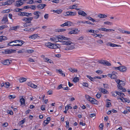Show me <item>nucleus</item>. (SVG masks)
Wrapping results in <instances>:
<instances>
[{"mask_svg": "<svg viewBox=\"0 0 130 130\" xmlns=\"http://www.w3.org/2000/svg\"><path fill=\"white\" fill-rule=\"evenodd\" d=\"M28 23H26L24 25V27H28V26H31L32 25V24H27Z\"/></svg>", "mask_w": 130, "mask_h": 130, "instance_id": "47", "label": "nucleus"}, {"mask_svg": "<svg viewBox=\"0 0 130 130\" xmlns=\"http://www.w3.org/2000/svg\"><path fill=\"white\" fill-rule=\"evenodd\" d=\"M11 51V49H6L5 50V53L6 54H9L12 53Z\"/></svg>", "mask_w": 130, "mask_h": 130, "instance_id": "23", "label": "nucleus"}, {"mask_svg": "<svg viewBox=\"0 0 130 130\" xmlns=\"http://www.w3.org/2000/svg\"><path fill=\"white\" fill-rule=\"evenodd\" d=\"M69 109V106L68 105L66 106V113L67 112V110Z\"/></svg>", "mask_w": 130, "mask_h": 130, "instance_id": "62", "label": "nucleus"}, {"mask_svg": "<svg viewBox=\"0 0 130 130\" xmlns=\"http://www.w3.org/2000/svg\"><path fill=\"white\" fill-rule=\"evenodd\" d=\"M99 90L104 94H107L108 92V91L102 88H100L99 89Z\"/></svg>", "mask_w": 130, "mask_h": 130, "instance_id": "14", "label": "nucleus"}, {"mask_svg": "<svg viewBox=\"0 0 130 130\" xmlns=\"http://www.w3.org/2000/svg\"><path fill=\"white\" fill-rule=\"evenodd\" d=\"M52 2L57 4L59 2V0H52Z\"/></svg>", "mask_w": 130, "mask_h": 130, "instance_id": "59", "label": "nucleus"}, {"mask_svg": "<svg viewBox=\"0 0 130 130\" xmlns=\"http://www.w3.org/2000/svg\"><path fill=\"white\" fill-rule=\"evenodd\" d=\"M54 12L56 13H57L59 14L60 13L61 11H60V10H54L53 11Z\"/></svg>", "mask_w": 130, "mask_h": 130, "instance_id": "37", "label": "nucleus"}, {"mask_svg": "<svg viewBox=\"0 0 130 130\" xmlns=\"http://www.w3.org/2000/svg\"><path fill=\"white\" fill-rule=\"evenodd\" d=\"M87 32H91V33H92L94 34H95L94 33V30H92V29H90V30H88Z\"/></svg>", "mask_w": 130, "mask_h": 130, "instance_id": "54", "label": "nucleus"}, {"mask_svg": "<svg viewBox=\"0 0 130 130\" xmlns=\"http://www.w3.org/2000/svg\"><path fill=\"white\" fill-rule=\"evenodd\" d=\"M1 21L2 22H3V23L4 24H5L7 22H8V20L7 18V16H5L4 17Z\"/></svg>", "mask_w": 130, "mask_h": 130, "instance_id": "11", "label": "nucleus"}, {"mask_svg": "<svg viewBox=\"0 0 130 130\" xmlns=\"http://www.w3.org/2000/svg\"><path fill=\"white\" fill-rule=\"evenodd\" d=\"M96 72L99 74H100L102 73L103 72L102 70H98L96 71Z\"/></svg>", "mask_w": 130, "mask_h": 130, "instance_id": "41", "label": "nucleus"}, {"mask_svg": "<svg viewBox=\"0 0 130 130\" xmlns=\"http://www.w3.org/2000/svg\"><path fill=\"white\" fill-rule=\"evenodd\" d=\"M7 38L6 36H0V42L7 40Z\"/></svg>", "mask_w": 130, "mask_h": 130, "instance_id": "19", "label": "nucleus"}, {"mask_svg": "<svg viewBox=\"0 0 130 130\" xmlns=\"http://www.w3.org/2000/svg\"><path fill=\"white\" fill-rule=\"evenodd\" d=\"M27 52L28 53L30 54L34 52V51L32 50H29L27 51Z\"/></svg>", "mask_w": 130, "mask_h": 130, "instance_id": "42", "label": "nucleus"}, {"mask_svg": "<svg viewBox=\"0 0 130 130\" xmlns=\"http://www.w3.org/2000/svg\"><path fill=\"white\" fill-rule=\"evenodd\" d=\"M19 80L20 83H22L26 81L27 79L26 78L22 77L19 78Z\"/></svg>", "mask_w": 130, "mask_h": 130, "instance_id": "21", "label": "nucleus"}, {"mask_svg": "<svg viewBox=\"0 0 130 130\" xmlns=\"http://www.w3.org/2000/svg\"><path fill=\"white\" fill-rule=\"evenodd\" d=\"M62 84H61L59 85L57 89H60L62 88Z\"/></svg>", "mask_w": 130, "mask_h": 130, "instance_id": "64", "label": "nucleus"}, {"mask_svg": "<svg viewBox=\"0 0 130 130\" xmlns=\"http://www.w3.org/2000/svg\"><path fill=\"white\" fill-rule=\"evenodd\" d=\"M1 28L2 29L5 28H6L8 27V26L7 25H4L1 26Z\"/></svg>", "mask_w": 130, "mask_h": 130, "instance_id": "53", "label": "nucleus"}, {"mask_svg": "<svg viewBox=\"0 0 130 130\" xmlns=\"http://www.w3.org/2000/svg\"><path fill=\"white\" fill-rule=\"evenodd\" d=\"M83 85L86 87H88V84L86 83H83Z\"/></svg>", "mask_w": 130, "mask_h": 130, "instance_id": "57", "label": "nucleus"}, {"mask_svg": "<svg viewBox=\"0 0 130 130\" xmlns=\"http://www.w3.org/2000/svg\"><path fill=\"white\" fill-rule=\"evenodd\" d=\"M45 59L46 60L45 61H46L48 63H51L53 62V61L52 60L50 59H49L47 58H45Z\"/></svg>", "mask_w": 130, "mask_h": 130, "instance_id": "27", "label": "nucleus"}, {"mask_svg": "<svg viewBox=\"0 0 130 130\" xmlns=\"http://www.w3.org/2000/svg\"><path fill=\"white\" fill-rule=\"evenodd\" d=\"M77 30H73V34H77L79 32Z\"/></svg>", "mask_w": 130, "mask_h": 130, "instance_id": "51", "label": "nucleus"}, {"mask_svg": "<svg viewBox=\"0 0 130 130\" xmlns=\"http://www.w3.org/2000/svg\"><path fill=\"white\" fill-rule=\"evenodd\" d=\"M10 61H11L9 60L6 59L2 62V63L4 65H8L10 64Z\"/></svg>", "mask_w": 130, "mask_h": 130, "instance_id": "10", "label": "nucleus"}, {"mask_svg": "<svg viewBox=\"0 0 130 130\" xmlns=\"http://www.w3.org/2000/svg\"><path fill=\"white\" fill-rule=\"evenodd\" d=\"M95 116V114L94 113L89 114V116L90 117L92 118Z\"/></svg>", "mask_w": 130, "mask_h": 130, "instance_id": "58", "label": "nucleus"}, {"mask_svg": "<svg viewBox=\"0 0 130 130\" xmlns=\"http://www.w3.org/2000/svg\"><path fill=\"white\" fill-rule=\"evenodd\" d=\"M58 45L57 44L52 43L50 42H48L45 44V45L50 48L52 49H57L59 48L57 45Z\"/></svg>", "mask_w": 130, "mask_h": 130, "instance_id": "3", "label": "nucleus"}, {"mask_svg": "<svg viewBox=\"0 0 130 130\" xmlns=\"http://www.w3.org/2000/svg\"><path fill=\"white\" fill-rule=\"evenodd\" d=\"M50 40L52 41H54L55 42H57L59 41L58 39V37H53L52 38H50Z\"/></svg>", "mask_w": 130, "mask_h": 130, "instance_id": "17", "label": "nucleus"}, {"mask_svg": "<svg viewBox=\"0 0 130 130\" xmlns=\"http://www.w3.org/2000/svg\"><path fill=\"white\" fill-rule=\"evenodd\" d=\"M7 112L8 114H9L10 115H12L13 114V111L11 110H7Z\"/></svg>", "mask_w": 130, "mask_h": 130, "instance_id": "36", "label": "nucleus"}, {"mask_svg": "<svg viewBox=\"0 0 130 130\" xmlns=\"http://www.w3.org/2000/svg\"><path fill=\"white\" fill-rule=\"evenodd\" d=\"M19 41H18L17 42V43H19L21 42V46L24 43V42L22 40H18Z\"/></svg>", "mask_w": 130, "mask_h": 130, "instance_id": "43", "label": "nucleus"}, {"mask_svg": "<svg viewBox=\"0 0 130 130\" xmlns=\"http://www.w3.org/2000/svg\"><path fill=\"white\" fill-rule=\"evenodd\" d=\"M19 28V26H17L12 27L13 30H16L17 29Z\"/></svg>", "mask_w": 130, "mask_h": 130, "instance_id": "40", "label": "nucleus"}, {"mask_svg": "<svg viewBox=\"0 0 130 130\" xmlns=\"http://www.w3.org/2000/svg\"><path fill=\"white\" fill-rule=\"evenodd\" d=\"M78 13L79 15H82L83 17H86L87 15V14L85 12L81 10H79L78 11Z\"/></svg>", "mask_w": 130, "mask_h": 130, "instance_id": "9", "label": "nucleus"}, {"mask_svg": "<svg viewBox=\"0 0 130 130\" xmlns=\"http://www.w3.org/2000/svg\"><path fill=\"white\" fill-rule=\"evenodd\" d=\"M91 81H94L95 80L94 77H92L90 76L87 75L86 76Z\"/></svg>", "mask_w": 130, "mask_h": 130, "instance_id": "24", "label": "nucleus"}, {"mask_svg": "<svg viewBox=\"0 0 130 130\" xmlns=\"http://www.w3.org/2000/svg\"><path fill=\"white\" fill-rule=\"evenodd\" d=\"M41 13L39 11H35L33 13V14L35 15L33 18L35 19H37L39 17L40 15L39 14Z\"/></svg>", "mask_w": 130, "mask_h": 130, "instance_id": "5", "label": "nucleus"}, {"mask_svg": "<svg viewBox=\"0 0 130 130\" xmlns=\"http://www.w3.org/2000/svg\"><path fill=\"white\" fill-rule=\"evenodd\" d=\"M121 69L120 71L123 72H125L127 70V68L126 67L124 66H121Z\"/></svg>", "mask_w": 130, "mask_h": 130, "instance_id": "13", "label": "nucleus"}, {"mask_svg": "<svg viewBox=\"0 0 130 130\" xmlns=\"http://www.w3.org/2000/svg\"><path fill=\"white\" fill-rule=\"evenodd\" d=\"M121 80H120L119 79H116L115 80V81L116 82L117 84H118V85H119L120 83Z\"/></svg>", "mask_w": 130, "mask_h": 130, "instance_id": "55", "label": "nucleus"}, {"mask_svg": "<svg viewBox=\"0 0 130 130\" xmlns=\"http://www.w3.org/2000/svg\"><path fill=\"white\" fill-rule=\"evenodd\" d=\"M96 42L97 43L100 44H102L103 43V41L102 40H97L96 41Z\"/></svg>", "mask_w": 130, "mask_h": 130, "instance_id": "44", "label": "nucleus"}, {"mask_svg": "<svg viewBox=\"0 0 130 130\" xmlns=\"http://www.w3.org/2000/svg\"><path fill=\"white\" fill-rule=\"evenodd\" d=\"M24 9H20L18 8H17L14 9V11H15L16 12H20L21 11H23Z\"/></svg>", "mask_w": 130, "mask_h": 130, "instance_id": "25", "label": "nucleus"}, {"mask_svg": "<svg viewBox=\"0 0 130 130\" xmlns=\"http://www.w3.org/2000/svg\"><path fill=\"white\" fill-rule=\"evenodd\" d=\"M38 37V35L37 34H35L31 36H30L29 38L33 39H36Z\"/></svg>", "mask_w": 130, "mask_h": 130, "instance_id": "18", "label": "nucleus"}, {"mask_svg": "<svg viewBox=\"0 0 130 130\" xmlns=\"http://www.w3.org/2000/svg\"><path fill=\"white\" fill-rule=\"evenodd\" d=\"M10 86V84L8 82H6L5 83L4 87L7 88L9 87Z\"/></svg>", "mask_w": 130, "mask_h": 130, "instance_id": "35", "label": "nucleus"}, {"mask_svg": "<svg viewBox=\"0 0 130 130\" xmlns=\"http://www.w3.org/2000/svg\"><path fill=\"white\" fill-rule=\"evenodd\" d=\"M106 45L108 46H110L112 47H115L116 46H121L120 45H118L117 44L112 43H111L109 42L107 43Z\"/></svg>", "mask_w": 130, "mask_h": 130, "instance_id": "12", "label": "nucleus"}, {"mask_svg": "<svg viewBox=\"0 0 130 130\" xmlns=\"http://www.w3.org/2000/svg\"><path fill=\"white\" fill-rule=\"evenodd\" d=\"M31 7H31V9H32V10H35L36 8V7H37L36 5H31Z\"/></svg>", "mask_w": 130, "mask_h": 130, "instance_id": "50", "label": "nucleus"}, {"mask_svg": "<svg viewBox=\"0 0 130 130\" xmlns=\"http://www.w3.org/2000/svg\"><path fill=\"white\" fill-rule=\"evenodd\" d=\"M111 106V104L110 102H107L106 106L107 107H109Z\"/></svg>", "mask_w": 130, "mask_h": 130, "instance_id": "39", "label": "nucleus"}, {"mask_svg": "<svg viewBox=\"0 0 130 130\" xmlns=\"http://www.w3.org/2000/svg\"><path fill=\"white\" fill-rule=\"evenodd\" d=\"M46 6L45 4H39L37 6V8L40 9H43L44 7Z\"/></svg>", "mask_w": 130, "mask_h": 130, "instance_id": "15", "label": "nucleus"}, {"mask_svg": "<svg viewBox=\"0 0 130 130\" xmlns=\"http://www.w3.org/2000/svg\"><path fill=\"white\" fill-rule=\"evenodd\" d=\"M125 85V82L124 81L121 80L119 84L117 85V87L118 89H120L124 86Z\"/></svg>", "mask_w": 130, "mask_h": 130, "instance_id": "6", "label": "nucleus"}, {"mask_svg": "<svg viewBox=\"0 0 130 130\" xmlns=\"http://www.w3.org/2000/svg\"><path fill=\"white\" fill-rule=\"evenodd\" d=\"M56 32H61L65 31V29H57L56 30Z\"/></svg>", "mask_w": 130, "mask_h": 130, "instance_id": "28", "label": "nucleus"}, {"mask_svg": "<svg viewBox=\"0 0 130 130\" xmlns=\"http://www.w3.org/2000/svg\"><path fill=\"white\" fill-rule=\"evenodd\" d=\"M98 29L99 30H101L104 31H106V29L105 28H98Z\"/></svg>", "mask_w": 130, "mask_h": 130, "instance_id": "38", "label": "nucleus"}, {"mask_svg": "<svg viewBox=\"0 0 130 130\" xmlns=\"http://www.w3.org/2000/svg\"><path fill=\"white\" fill-rule=\"evenodd\" d=\"M66 26H70L72 25V22H71L68 21H66Z\"/></svg>", "mask_w": 130, "mask_h": 130, "instance_id": "22", "label": "nucleus"}, {"mask_svg": "<svg viewBox=\"0 0 130 130\" xmlns=\"http://www.w3.org/2000/svg\"><path fill=\"white\" fill-rule=\"evenodd\" d=\"M14 2V0H8L7 1L8 5H11L12 3Z\"/></svg>", "mask_w": 130, "mask_h": 130, "instance_id": "30", "label": "nucleus"}, {"mask_svg": "<svg viewBox=\"0 0 130 130\" xmlns=\"http://www.w3.org/2000/svg\"><path fill=\"white\" fill-rule=\"evenodd\" d=\"M57 37L58 39V40L59 39L63 40L65 39H64V38H65V37L64 36L59 35V36H58Z\"/></svg>", "mask_w": 130, "mask_h": 130, "instance_id": "33", "label": "nucleus"}, {"mask_svg": "<svg viewBox=\"0 0 130 130\" xmlns=\"http://www.w3.org/2000/svg\"><path fill=\"white\" fill-rule=\"evenodd\" d=\"M37 86L32 84L31 87L34 88H37Z\"/></svg>", "mask_w": 130, "mask_h": 130, "instance_id": "63", "label": "nucleus"}, {"mask_svg": "<svg viewBox=\"0 0 130 130\" xmlns=\"http://www.w3.org/2000/svg\"><path fill=\"white\" fill-rule=\"evenodd\" d=\"M85 96L86 99L92 104L96 105L99 104V102L98 101L91 98L89 95H85Z\"/></svg>", "mask_w": 130, "mask_h": 130, "instance_id": "2", "label": "nucleus"}, {"mask_svg": "<svg viewBox=\"0 0 130 130\" xmlns=\"http://www.w3.org/2000/svg\"><path fill=\"white\" fill-rule=\"evenodd\" d=\"M66 127L67 128H68L69 127V122L68 121H66Z\"/></svg>", "mask_w": 130, "mask_h": 130, "instance_id": "45", "label": "nucleus"}, {"mask_svg": "<svg viewBox=\"0 0 130 130\" xmlns=\"http://www.w3.org/2000/svg\"><path fill=\"white\" fill-rule=\"evenodd\" d=\"M102 93L101 92H98L97 94L96 95V96L98 99H99L101 96Z\"/></svg>", "mask_w": 130, "mask_h": 130, "instance_id": "26", "label": "nucleus"}, {"mask_svg": "<svg viewBox=\"0 0 130 130\" xmlns=\"http://www.w3.org/2000/svg\"><path fill=\"white\" fill-rule=\"evenodd\" d=\"M66 16H75L76 15V12H73L72 11H69L66 12Z\"/></svg>", "mask_w": 130, "mask_h": 130, "instance_id": "7", "label": "nucleus"}, {"mask_svg": "<svg viewBox=\"0 0 130 130\" xmlns=\"http://www.w3.org/2000/svg\"><path fill=\"white\" fill-rule=\"evenodd\" d=\"M33 19V18L32 17L29 18L24 17L22 19V20L25 21L27 23H31V21Z\"/></svg>", "mask_w": 130, "mask_h": 130, "instance_id": "4", "label": "nucleus"}, {"mask_svg": "<svg viewBox=\"0 0 130 130\" xmlns=\"http://www.w3.org/2000/svg\"><path fill=\"white\" fill-rule=\"evenodd\" d=\"M16 3L15 6L17 7H20L23 4V2L22 1V0H19L17 1Z\"/></svg>", "mask_w": 130, "mask_h": 130, "instance_id": "8", "label": "nucleus"}, {"mask_svg": "<svg viewBox=\"0 0 130 130\" xmlns=\"http://www.w3.org/2000/svg\"><path fill=\"white\" fill-rule=\"evenodd\" d=\"M8 46H21V44H10L9 45H7Z\"/></svg>", "mask_w": 130, "mask_h": 130, "instance_id": "48", "label": "nucleus"}, {"mask_svg": "<svg viewBox=\"0 0 130 130\" xmlns=\"http://www.w3.org/2000/svg\"><path fill=\"white\" fill-rule=\"evenodd\" d=\"M80 23H82L83 24H85L86 23V22H85V21H80L77 22V24H79Z\"/></svg>", "mask_w": 130, "mask_h": 130, "instance_id": "56", "label": "nucleus"}, {"mask_svg": "<svg viewBox=\"0 0 130 130\" xmlns=\"http://www.w3.org/2000/svg\"><path fill=\"white\" fill-rule=\"evenodd\" d=\"M20 101L21 105H23V106L25 105V100L24 98H22L20 100Z\"/></svg>", "mask_w": 130, "mask_h": 130, "instance_id": "16", "label": "nucleus"}, {"mask_svg": "<svg viewBox=\"0 0 130 130\" xmlns=\"http://www.w3.org/2000/svg\"><path fill=\"white\" fill-rule=\"evenodd\" d=\"M18 41H19L18 40H13L10 42H9V43H8L7 45H9L10 44H11L12 43H17V42H18Z\"/></svg>", "mask_w": 130, "mask_h": 130, "instance_id": "34", "label": "nucleus"}, {"mask_svg": "<svg viewBox=\"0 0 130 130\" xmlns=\"http://www.w3.org/2000/svg\"><path fill=\"white\" fill-rule=\"evenodd\" d=\"M85 22H86V23H87L88 24H91L92 25H94V24L92 23H91L89 21H85Z\"/></svg>", "mask_w": 130, "mask_h": 130, "instance_id": "61", "label": "nucleus"}, {"mask_svg": "<svg viewBox=\"0 0 130 130\" xmlns=\"http://www.w3.org/2000/svg\"><path fill=\"white\" fill-rule=\"evenodd\" d=\"M24 12H20L18 13V15L19 16H24Z\"/></svg>", "mask_w": 130, "mask_h": 130, "instance_id": "60", "label": "nucleus"}, {"mask_svg": "<svg viewBox=\"0 0 130 130\" xmlns=\"http://www.w3.org/2000/svg\"><path fill=\"white\" fill-rule=\"evenodd\" d=\"M34 3L33 0H29L28 2H27V4H32Z\"/></svg>", "mask_w": 130, "mask_h": 130, "instance_id": "52", "label": "nucleus"}, {"mask_svg": "<svg viewBox=\"0 0 130 130\" xmlns=\"http://www.w3.org/2000/svg\"><path fill=\"white\" fill-rule=\"evenodd\" d=\"M104 65H106L108 66H110L111 65V64L109 62L106 60H105V62H104Z\"/></svg>", "mask_w": 130, "mask_h": 130, "instance_id": "32", "label": "nucleus"}, {"mask_svg": "<svg viewBox=\"0 0 130 130\" xmlns=\"http://www.w3.org/2000/svg\"><path fill=\"white\" fill-rule=\"evenodd\" d=\"M104 126L103 125V124L102 123H101L99 126V128H100V130H102L103 129V127Z\"/></svg>", "mask_w": 130, "mask_h": 130, "instance_id": "49", "label": "nucleus"}, {"mask_svg": "<svg viewBox=\"0 0 130 130\" xmlns=\"http://www.w3.org/2000/svg\"><path fill=\"white\" fill-rule=\"evenodd\" d=\"M98 17L100 18H104L107 17V16L104 14H98Z\"/></svg>", "mask_w": 130, "mask_h": 130, "instance_id": "20", "label": "nucleus"}, {"mask_svg": "<svg viewBox=\"0 0 130 130\" xmlns=\"http://www.w3.org/2000/svg\"><path fill=\"white\" fill-rule=\"evenodd\" d=\"M111 93L112 95L114 96H115L117 95V91H116L115 92H111Z\"/></svg>", "mask_w": 130, "mask_h": 130, "instance_id": "46", "label": "nucleus"}, {"mask_svg": "<svg viewBox=\"0 0 130 130\" xmlns=\"http://www.w3.org/2000/svg\"><path fill=\"white\" fill-rule=\"evenodd\" d=\"M119 90L121 92H125L126 91V90L125 88L123 87H122V88H121L120 89L119 88Z\"/></svg>", "mask_w": 130, "mask_h": 130, "instance_id": "29", "label": "nucleus"}, {"mask_svg": "<svg viewBox=\"0 0 130 130\" xmlns=\"http://www.w3.org/2000/svg\"><path fill=\"white\" fill-rule=\"evenodd\" d=\"M66 40H66V45H67L66 46V50H71L74 48V44L70 41V38L66 37Z\"/></svg>", "mask_w": 130, "mask_h": 130, "instance_id": "1", "label": "nucleus"}, {"mask_svg": "<svg viewBox=\"0 0 130 130\" xmlns=\"http://www.w3.org/2000/svg\"><path fill=\"white\" fill-rule=\"evenodd\" d=\"M79 79V77H76L74 78L73 81L74 82L76 83L78 81Z\"/></svg>", "mask_w": 130, "mask_h": 130, "instance_id": "31", "label": "nucleus"}]
</instances>
